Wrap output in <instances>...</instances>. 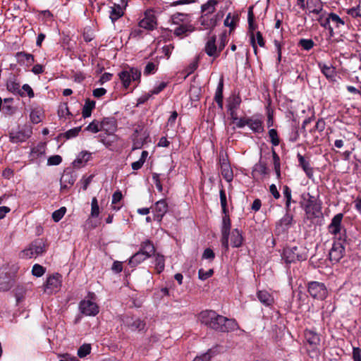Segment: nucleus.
I'll return each mask as SVG.
<instances>
[{
	"label": "nucleus",
	"mask_w": 361,
	"mask_h": 361,
	"mask_svg": "<svg viewBox=\"0 0 361 361\" xmlns=\"http://www.w3.org/2000/svg\"><path fill=\"white\" fill-rule=\"evenodd\" d=\"M307 258V252L305 248L302 247L294 246L293 247H286L283 249L282 259L287 264H290L298 261H305Z\"/></svg>",
	"instance_id": "obj_1"
},
{
	"label": "nucleus",
	"mask_w": 361,
	"mask_h": 361,
	"mask_svg": "<svg viewBox=\"0 0 361 361\" xmlns=\"http://www.w3.org/2000/svg\"><path fill=\"white\" fill-rule=\"evenodd\" d=\"M47 250V243L42 239L33 241L27 248L23 250L20 257L23 259H30L43 255Z\"/></svg>",
	"instance_id": "obj_2"
},
{
	"label": "nucleus",
	"mask_w": 361,
	"mask_h": 361,
	"mask_svg": "<svg viewBox=\"0 0 361 361\" xmlns=\"http://www.w3.org/2000/svg\"><path fill=\"white\" fill-rule=\"evenodd\" d=\"M199 319L202 324L218 331L222 321H225L224 317L217 314L212 310L202 311L199 315Z\"/></svg>",
	"instance_id": "obj_3"
},
{
	"label": "nucleus",
	"mask_w": 361,
	"mask_h": 361,
	"mask_svg": "<svg viewBox=\"0 0 361 361\" xmlns=\"http://www.w3.org/2000/svg\"><path fill=\"white\" fill-rule=\"evenodd\" d=\"M344 237H338V240L334 241L329 251V259L332 263L338 262L345 255Z\"/></svg>",
	"instance_id": "obj_4"
},
{
	"label": "nucleus",
	"mask_w": 361,
	"mask_h": 361,
	"mask_svg": "<svg viewBox=\"0 0 361 361\" xmlns=\"http://www.w3.org/2000/svg\"><path fill=\"white\" fill-rule=\"evenodd\" d=\"M305 338L306 343L310 345L307 350L310 356L319 353L320 336L318 334L312 330L305 331Z\"/></svg>",
	"instance_id": "obj_5"
},
{
	"label": "nucleus",
	"mask_w": 361,
	"mask_h": 361,
	"mask_svg": "<svg viewBox=\"0 0 361 361\" xmlns=\"http://www.w3.org/2000/svg\"><path fill=\"white\" fill-rule=\"evenodd\" d=\"M141 72L137 68H127L119 73V78L125 88H128L132 81L140 80Z\"/></svg>",
	"instance_id": "obj_6"
},
{
	"label": "nucleus",
	"mask_w": 361,
	"mask_h": 361,
	"mask_svg": "<svg viewBox=\"0 0 361 361\" xmlns=\"http://www.w3.org/2000/svg\"><path fill=\"white\" fill-rule=\"evenodd\" d=\"M343 218V214L342 213L336 214L332 218L330 224L328 226L329 232L336 238L339 235V237H344L345 238V230L342 226Z\"/></svg>",
	"instance_id": "obj_7"
},
{
	"label": "nucleus",
	"mask_w": 361,
	"mask_h": 361,
	"mask_svg": "<svg viewBox=\"0 0 361 361\" xmlns=\"http://www.w3.org/2000/svg\"><path fill=\"white\" fill-rule=\"evenodd\" d=\"M32 134V128L28 126H24L22 128L12 130L9 133L10 141L13 143L23 142L29 139Z\"/></svg>",
	"instance_id": "obj_8"
},
{
	"label": "nucleus",
	"mask_w": 361,
	"mask_h": 361,
	"mask_svg": "<svg viewBox=\"0 0 361 361\" xmlns=\"http://www.w3.org/2000/svg\"><path fill=\"white\" fill-rule=\"evenodd\" d=\"M310 295L317 300H324L328 295L327 289L323 283L312 281L308 284Z\"/></svg>",
	"instance_id": "obj_9"
},
{
	"label": "nucleus",
	"mask_w": 361,
	"mask_h": 361,
	"mask_svg": "<svg viewBox=\"0 0 361 361\" xmlns=\"http://www.w3.org/2000/svg\"><path fill=\"white\" fill-rule=\"evenodd\" d=\"M62 277L59 274H54L47 277L44 286V290L48 294L56 293L60 290Z\"/></svg>",
	"instance_id": "obj_10"
},
{
	"label": "nucleus",
	"mask_w": 361,
	"mask_h": 361,
	"mask_svg": "<svg viewBox=\"0 0 361 361\" xmlns=\"http://www.w3.org/2000/svg\"><path fill=\"white\" fill-rule=\"evenodd\" d=\"M307 198L304 197V209L309 218H314L318 216L320 213V207L317 203L315 198L310 195V193L307 194Z\"/></svg>",
	"instance_id": "obj_11"
},
{
	"label": "nucleus",
	"mask_w": 361,
	"mask_h": 361,
	"mask_svg": "<svg viewBox=\"0 0 361 361\" xmlns=\"http://www.w3.org/2000/svg\"><path fill=\"white\" fill-rule=\"evenodd\" d=\"M247 21H248V35L250 37V44L254 49L255 54H257V47L255 43V35L257 32V25L255 23V15L253 13V6H250L247 12Z\"/></svg>",
	"instance_id": "obj_12"
},
{
	"label": "nucleus",
	"mask_w": 361,
	"mask_h": 361,
	"mask_svg": "<svg viewBox=\"0 0 361 361\" xmlns=\"http://www.w3.org/2000/svg\"><path fill=\"white\" fill-rule=\"evenodd\" d=\"M219 164L222 176L227 182L231 183L233 179V172L227 155L224 152L219 154Z\"/></svg>",
	"instance_id": "obj_13"
},
{
	"label": "nucleus",
	"mask_w": 361,
	"mask_h": 361,
	"mask_svg": "<svg viewBox=\"0 0 361 361\" xmlns=\"http://www.w3.org/2000/svg\"><path fill=\"white\" fill-rule=\"evenodd\" d=\"M128 6V0H119L109 7V18L113 23L124 15V11Z\"/></svg>",
	"instance_id": "obj_14"
},
{
	"label": "nucleus",
	"mask_w": 361,
	"mask_h": 361,
	"mask_svg": "<svg viewBox=\"0 0 361 361\" xmlns=\"http://www.w3.org/2000/svg\"><path fill=\"white\" fill-rule=\"evenodd\" d=\"M231 223L229 216L227 214H225L222 219L221 224V245L225 249L226 251L228 250V239H229V233L231 230Z\"/></svg>",
	"instance_id": "obj_15"
},
{
	"label": "nucleus",
	"mask_w": 361,
	"mask_h": 361,
	"mask_svg": "<svg viewBox=\"0 0 361 361\" xmlns=\"http://www.w3.org/2000/svg\"><path fill=\"white\" fill-rule=\"evenodd\" d=\"M76 176L71 171H65L60 179V190L66 192L75 183Z\"/></svg>",
	"instance_id": "obj_16"
},
{
	"label": "nucleus",
	"mask_w": 361,
	"mask_h": 361,
	"mask_svg": "<svg viewBox=\"0 0 361 361\" xmlns=\"http://www.w3.org/2000/svg\"><path fill=\"white\" fill-rule=\"evenodd\" d=\"M122 323L132 331H142L145 327V323L137 317L124 316L121 319Z\"/></svg>",
	"instance_id": "obj_17"
},
{
	"label": "nucleus",
	"mask_w": 361,
	"mask_h": 361,
	"mask_svg": "<svg viewBox=\"0 0 361 361\" xmlns=\"http://www.w3.org/2000/svg\"><path fill=\"white\" fill-rule=\"evenodd\" d=\"M216 37L212 36L206 43L205 52L209 56L214 58L218 56V51L216 46ZM225 47V39L224 37L221 38V44L219 47V52H220Z\"/></svg>",
	"instance_id": "obj_18"
},
{
	"label": "nucleus",
	"mask_w": 361,
	"mask_h": 361,
	"mask_svg": "<svg viewBox=\"0 0 361 361\" xmlns=\"http://www.w3.org/2000/svg\"><path fill=\"white\" fill-rule=\"evenodd\" d=\"M79 310L85 316H95L99 313L97 303L90 300H82L79 304Z\"/></svg>",
	"instance_id": "obj_19"
},
{
	"label": "nucleus",
	"mask_w": 361,
	"mask_h": 361,
	"mask_svg": "<svg viewBox=\"0 0 361 361\" xmlns=\"http://www.w3.org/2000/svg\"><path fill=\"white\" fill-rule=\"evenodd\" d=\"M154 219L160 222L168 212V204L165 199L157 201L152 207Z\"/></svg>",
	"instance_id": "obj_20"
},
{
	"label": "nucleus",
	"mask_w": 361,
	"mask_h": 361,
	"mask_svg": "<svg viewBox=\"0 0 361 361\" xmlns=\"http://www.w3.org/2000/svg\"><path fill=\"white\" fill-rule=\"evenodd\" d=\"M102 131H104L107 135L115 136L114 133L117 130V121L114 117L104 118L101 121Z\"/></svg>",
	"instance_id": "obj_21"
},
{
	"label": "nucleus",
	"mask_w": 361,
	"mask_h": 361,
	"mask_svg": "<svg viewBox=\"0 0 361 361\" xmlns=\"http://www.w3.org/2000/svg\"><path fill=\"white\" fill-rule=\"evenodd\" d=\"M247 126L255 133L264 132L263 120L261 115H253L247 117Z\"/></svg>",
	"instance_id": "obj_22"
},
{
	"label": "nucleus",
	"mask_w": 361,
	"mask_h": 361,
	"mask_svg": "<svg viewBox=\"0 0 361 361\" xmlns=\"http://www.w3.org/2000/svg\"><path fill=\"white\" fill-rule=\"evenodd\" d=\"M318 67L326 78L329 81H336V71L331 63L318 62Z\"/></svg>",
	"instance_id": "obj_23"
},
{
	"label": "nucleus",
	"mask_w": 361,
	"mask_h": 361,
	"mask_svg": "<svg viewBox=\"0 0 361 361\" xmlns=\"http://www.w3.org/2000/svg\"><path fill=\"white\" fill-rule=\"evenodd\" d=\"M156 25L155 17L150 12H146L145 17L139 22V27L146 30H153Z\"/></svg>",
	"instance_id": "obj_24"
},
{
	"label": "nucleus",
	"mask_w": 361,
	"mask_h": 361,
	"mask_svg": "<svg viewBox=\"0 0 361 361\" xmlns=\"http://www.w3.org/2000/svg\"><path fill=\"white\" fill-rule=\"evenodd\" d=\"M217 16L202 15L200 23L202 30H212L216 25Z\"/></svg>",
	"instance_id": "obj_25"
},
{
	"label": "nucleus",
	"mask_w": 361,
	"mask_h": 361,
	"mask_svg": "<svg viewBox=\"0 0 361 361\" xmlns=\"http://www.w3.org/2000/svg\"><path fill=\"white\" fill-rule=\"evenodd\" d=\"M297 157L298 159L299 166L302 169L306 176L308 178H312L313 177L314 171L310 166V160L306 159L300 153L297 154Z\"/></svg>",
	"instance_id": "obj_26"
},
{
	"label": "nucleus",
	"mask_w": 361,
	"mask_h": 361,
	"mask_svg": "<svg viewBox=\"0 0 361 361\" xmlns=\"http://www.w3.org/2000/svg\"><path fill=\"white\" fill-rule=\"evenodd\" d=\"M309 13L319 15L323 11V4L321 0H307L305 4Z\"/></svg>",
	"instance_id": "obj_27"
},
{
	"label": "nucleus",
	"mask_w": 361,
	"mask_h": 361,
	"mask_svg": "<svg viewBox=\"0 0 361 361\" xmlns=\"http://www.w3.org/2000/svg\"><path fill=\"white\" fill-rule=\"evenodd\" d=\"M329 20H331V23L333 24V27H335V29L339 30L345 25L348 18H341L336 13L331 12L329 13Z\"/></svg>",
	"instance_id": "obj_28"
},
{
	"label": "nucleus",
	"mask_w": 361,
	"mask_h": 361,
	"mask_svg": "<svg viewBox=\"0 0 361 361\" xmlns=\"http://www.w3.org/2000/svg\"><path fill=\"white\" fill-rule=\"evenodd\" d=\"M257 296L260 302L267 307L271 306L274 302L272 295L265 290L257 291Z\"/></svg>",
	"instance_id": "obj_29"
},
{
	"label": "nucleus",
	"mask_w": 361,
	"mask_h": 361,
	"mask_svg": "<svg viewBox=\"0 0 361 361\" xmlns=\"http://www.w3.org/2000/svg\"><path fill=\"white\" fill-rule=\"evenodd\" d=\"M92 153L88 151H82L78 155L77 158L73 161L75 167H81L85 166L87 162L91 159Z\"/></svg>",
	"instance_id": "obj_30"
},
{
	"label": "nucleus",
	"mask_w": 361,
	"mask_h": 361,
	"mask_svg": "<svg viewBox=\"0 0 361 361\" xmlns=\"http://www.w3.org/2000/svg\"><path fill=\"white\" fill-rule=\"evenodd\" d=\"M225 321H222V323L220 324L219 331L223 332H228L232 331L238 328V323L235 319H229L226 317H224Z\"/></svg>",
	"instance_id": "obj_31"
},
{
	"label": "nucleus",
	"mask_w": 361,
	"mask_h": 361,
	"mask_svg": "<svg viewBox=\"0 0 361 361\" xmlns=\"http://www.w3.org/2000/svg\"><path fill=\"white\" fill-rule=\"evenodd\" d=\"M142 130V128L138 126L133 134V149H140L142 147L146 137L145 135L140 136V133Z\"/></svg>",
	"instance_id": "obj_32"
},
{
	"label": "nucleus",
	"mask_w": 361,
	"mask_h": 361,
	"mask_svg": "<svg viewBox=\"0 0 361 361\" xmlns=\"http://www.w3.org/2000/svg\"><path fill=\"white\" fill-rule=\"evenodd\" d=\"M16 57L18 59V63H25L27 66H31L35 62L34 56L29 53L23 51L18 52L16 54Z\"/></svg>",
	"instance_id": "obj_33"
},
{
	"label": "nucleus",
	"mask_w": 361,
	"mask_h": 361,
	"mask_svg": "<svg viewBox=\"0 0 361 361\" xmlns=\"http://www.w3.org/2000/svg\"><path fill=\"white\" fill-rule=\"evenodd\" d=\"M45 148V145L44 143H39L37 146L31 148L30 153V159L33 161L44 155Z\"/></svg>",
	"instance_id": "obj_34"
},
{
	"label": "nucleus",
	"mask_w": 361,
	"mask_h": 361,
	"mask_svg": "<svg viewBox=\"0 0 361 361\" xmlns=\"http://www.w3.org/2000/svg\"><path fill=\"white\" fill-rule=\"evenodd\" d=\"M140 251L145 254V255L149 258L155 252L154 244L149 240L142 243Z\"/></svg>",
	"instance_id": "obj_35"
},
{
	"label": "nucleus",
	"mask_w": 361,
	"mask_h": 361,
	"mask_svg": "<svg viewBox=\"0 0 361 361\" xmlns=\"http://www.w3.org/2000/svg\"><path fill=\"white\" fill-rule=\"evenodd\" d=\"M243 238L238 229H234L231 232V243L234 247H239L243 243Z\"/></svg>",
	"instance_id": "obj_36"
},
{
	"label": "nucleus",
	"mask_w": 361,
	"mask_h": 361,
	"mask_svg": "<svg viewBox=\"0 0 361 361\" xmlns=\"http://www.w3.org/2000/svg\"><path fill=\"white\" fill-rule=\"evenodd\" d=\"M95 104L96 102L93 100H90V99L85 100L82 110V115L83 118H86L91 116L92 111L95 108Z\"/></svg>",
	"instance_id": "obj_37"
},
{
	"label": "nucleus",
	"mask_w": 361,
	"mask_h": 361,
	"mask_svg": "<svg viewBox=\"0 0 361 361\" xmlns=\"http://www.w3.org/2000/svg\"><path fill=\"white\" fill-rule=\"evenodd\" d=\"M223 88L224 82L223 79H221L216 87L214 96V99L221 109H223Z\"/></svg>",
	"instance_id": "obj_38"
},
{
	"label": "nucleus",
	"mask_w": 361,
	"mask_h": 361,
	"mask_svg": "<svg viewBox=\"0 0 361 361\" xmlns=\"http://www.w3.org/2000/svg\"><path fill=\"white\" fill-rule=\"evenodd\" d=\"M217 3L216 0H208L206 4L202 5V15L211 16L214 12Z\"/></svg>",
	"instance_id": "obj_39"
},
{
	"label": "nucleus",
	"mask_w": 361,
	"mask_h": 361,
	"mask_svg": "<svg viewBox=\"0 0 361 361\" xmlns=\"http://www.w3.org/2000/svg\"><path fill=\"white\" fill-rule=\"evenodd\" d=\"M148 258L145 255V254H143L139 250L129 259L128 264L131 267H135L142 263V262H144L145 260H146Z\"/></svg>",
	"instance_id": "obj_40"
},
{
	"label": "nucleus",
	"mask_w": 361,
	"mask_h": 361,
	"mask_svg": "<svg viewBox=\"0 0 361 361\" xmlns=\"http://www.w3.org/2000/svg\"><path fill=\"white\" fill-rule=\"evenodd\" d=\"M194 30V27L191 25L182 24L174 30V34L176 36H182L190 33Z\"/></svg>",
	"instance_id": "obj_41"
},
{
	"label": "nucleus",
	"mask_w": 361,
	"mask_h": 361,
	"mask_svg": "<svg viewBox=\"0 0 361 361\" xmlns=\"http://www.w3.org/2000/svg\"><path fill=\"white\" fill-rule=\"evenodd\" d=\"M293 221V216L289 214H286L277 224L278 226L281 227L283 231H285L289 228Z\"/></svg>",
	"instance_id": "obj_42"
},
{
	"label": "nucleus",
	"mask_w": 361,
	"mask_h": 361,
	"mask_svg": "<svg viewBox=\"0 0 361 361\" xmlns=\"http://www.w3.org/2000/svg\"><path fill=\"white\" fill-rule=\"evenodd\" d=\"M154 267L157 273H161L165 267L164 257L161 255L157 254L154 257Z\"/></svg>",
	"instance_id": "obj_43"
},
{
	"label": "nucleus",
	"mask_w": 361,
	"mask_h": 361,
	"mask_svg": "<svg viewBox=\"0 0 361 361\" xmlns=\"http://www.w3.org/2000/svg\"><path fill=\"white\" fill-rule=\"evenodd\" d=\"M148 152L147 151H142L140 159L137 161H134L132 163V169L135 171L140 169L142 167L143 164H145Z\"/></svg>",
	"instance_id": "obj_44"
},
{
	"label": "nucleus",
	"mask_w": 361,
	"mask_h": 361,
	"mask_svg": "<svg viewBox=\"0 0 361 361\" xmlns=\"http://www.w3.org/2000/svg\"><path fill=\"white\" fill-rule=\"evenodd\" d=\"M298 45L303 50L310 51L314 46V42L312 39H300L298 43Z\"/></svg>",
	"instance_id": "obj_45"
},
{
	"label": "nucleus",
	"mask_w": 361,
	"mask_h": 361,
	"mask_svg": "<svg viewBox=\"0 0 361 361\" xmlns=\"http://www.w3.org/2000/svg\"><path fill=\"white\" fill-rule=\"evenodd\" d=\"M85 130L92 133H97L102 131L101 121L98 120L92 121L86 128Z\"/></svg>",
	"instance_id": "obj_46"
},
{
	"label": "nucleus",
	"mask_w": 361,
	"mask_h": 361,
	"mask_svg": "<svg viewBox=\"0 0 361 361\" xmlns=\"http://www.w3.org/2000/svg\"><path fill=\"white\" fill-rule=\"evenodd\" d=\"M123 198L122 192L120 190H116L112 195V209L115 211H118L121 209L120 206L116 204L119 202Z\"/></svg>",
	"instance_id": "obj_47"
},
{
	"label": "nucleus",
	"mask_w": 361,
	"mask_h": 361,
	"mask_svg": "<svg viewBox=\"0 0 361 361\" xmlns=\"http://www.w3.org/2000/svg\"><path fill=\"white\" fill-rule=\"evenodd\" d=\"M214 355L215 350L214 349H209L206 353L195 357L193 361H210L211 358Z\"/></svg>",
	"instance_id": "obj_48"
},
{
	"label": "nucleus",
	"mask_w": 361,
	"mask_h": 361,
	"mask_svg": "<svg viewBox=\"0 0 361 361\" xmlns=\"http://www.w3.org/2000/svg\"><path fill=\"white\" fill-rule=\"evenodd\" d=\"M42 112L40 109H33L30 114V118L33 123H39L42 121Z\"/></svg>",
	"instance_id": "obj_49"
},
{
	"label": "nucleus",
	"mask_w": 361,
	"mask_h": 361,
	"mask_svg": "<svg viewBox=\"0 0 361 361\" xmlns=\"http://www.w3.org/2000/svg\"><path fill=\"white\" fill-rule=\"evenodd\" d=\"M158 63L148 62L144 69V75L154 74L158 69Z\"/></svg>",
	"instance_id": "obj_50"
},
{
	"label": "nucleus",
	"mask_w": 361,
	"mask_h": 361,
	"mask_svg": "<svg viewBox=\"0 0 361 361\" xmlns=\"http://www.w3.org/2000/svg\"><path fill=\"white\" fill-rule=\"evenodd\" d=\"M81 130V127H75L66 131V133L61 134V137H64L66 139H71L78 136Z\"/></svg>",
	"instance_id": "obj_51"
},
{
	"label": "nucleus",
	"mask_w": 361,
	"mask_h": 361,
	"mask_svg": "<svg viewBox=\"0 0 361 361\" xmlns=\"http://www.w3.org/2000/svg\"><path fill=\"white\" fill-rule=\"evenodd\" d=\"M45 271V268L39 264H34L32 269V274L34 276L36 277L42 276L44 274Z\"/></svg>",
	"instance_id": "obj_52"
},
{
	"label": "nucleus",
	"mask_w": 361,
	"mask_h": 361,
	"mask_svg": "<svg viewBox=\"0 0 361 361\" xmlns=\"http://www.w3.org/2000/svg\"><path fill=\"white\" fill-rule=\"evenodd\" d=\"M91 352V345L90 344H83L78 350V355L80 357H85Z\"/></svg>",
	"instance_id": "obj_53"
},
{
	"label": "nucleus",
	"mask_w": 361,
	"mask_h": 361,
	"mask_svg": "<svg viewBox=\"0 0 361 361\" xmlns=\"http://www.w3.org/2000/svg\"><path fill=\"white\" fill-rule=\"evenodd\" d=\"M99 214V207L97 199L94 197L91 202V216L92 217H97Z\"/></svg>",
	"instance_id": "obj_54"
},
{
	"label": "nucleus",
	"mask_w": 361,
	"mask_h": 361,
	"mask_svg": "<svg viewBox=\"0 0 361 361\" xmlns=\"http://www.w3.org/2000/svg\"><path fill=\"white\" fill-rule=\"evenodd\" d=\"M269 137L273 146H278L279 145V138L276 130L270 129L269 130Z\"/></svg>",
	"instance_id": "obj_55"
},
{
	"label": "nucleus",
	"mask_w": 361,
	"mask_h": 361,
	"mask_svg": "<svg viewBox=\"0 0 361 361\" xmlns=\"http://www.w3.org/2000/svg\"><path fill=\"white\" fill-rule=\"evenodd\" d=\"M240 102H241V99L239 97H233L228 101V109L231 111L237 109L239 107Z\"/></svg>",
	"instance_id": "obj_56"
},
{
	"label": "nucleus",
	"mask_w": 361,
	"mask_h": 361,
	"mask_svg": "<svg viewBox=\"0 0 361 361\" xmlns=\"http://www.w3.org/2000/svg\"><path fill=\"white\" fill-rule=\"evenodd\" d=\"M66 209L61 207L59 209L54 211L52 214V219L55 222L59 221L65 215Z\"/></svg>",
	"instance_id": "obj_57"
},
{
	"label": "nucleus",
	"mask_w": 361,
	"mask_h": 361,
	"mask_svg": "<svg viewBox=\"0 0 361 361\" xmlns=\"http://www.w3.org/2000/svg\"><path fill=\"white\" fill-rule=\"evenodd\" d=\"M247 117L248 116L238 118L236 116H235V117L233 116L232 118L233 120V123L235 124L236 127L238 128H243L245 126H247Z\"/></svg>",
	"instance_id": "obj_58"
},
{
	"label": "nucleus",
	"mask_w": 361,
	"mask_h": 361,
	"mask_svg": "<svg viewBox=\"0 0 361 361\" xmlns=\"http://www.w3.org/2000/svg\"><path fill=\"white\" fill-rule=\"evenodd\" d=\"M346 13L354 18H361V11L360 8V6L348 8L346 10Z\"/></svg>",
	"instance_id": "obj_59"
},
{
	"label": "nucleus",
	"mask_w": 361,
	"mask_h": 361,
	"mask_svg": "<svg viewBox=\"0 0 361 361\" xmlns=\"http://www.w3.org/2000/svg\"><path fill=\"white\" fill-rule=\"evenodd\" d=\"M254 171L264 176L267 174L268 169L265 164L259 163L255 165Z\"/></svg>",
	"instance_id": "obj_60"
},
{
	"label": "nucleus",
	"mask_w": 361,
	"mask_h": 361,
	"mask_svg": "<svg viewBox=\"0 0 361 361\" xmlns=\"http://www.w3.org/2000/svg\"><path fill=\"white\" fill-rule=\"evenodd\" d=\"M214 273L213 269H209L207 271H204L203 269H200L198 271L199 279L202 281H204L212 276Z\"/></svg>",
	"instance_id": "obj_61"
},
{
	"label": "nucleus",
	"mask_w": 361,
	"mask_h": 361,
	"mask_svg": "<svg viewBox=\"0 0 361 361\" xmlns=\"http://www.w3.org/2000/svg\"><path fill=\"white\" fill-rule=\"evenodd\" d=\"M167 86V82H161L159 84L156 85L154 88L149 91L150 94H152V96L153 94H158L159 92H161Z\"/></svg>",
	"instance_id": "obj_62"
},
{
	"label": "nucleus",
	"mask_w": 361,
	"mask_h": 361,
	"mask_svg": "<svg viewBox=\"0 0 361 361\" xmlns=\"http://www.w3.org/2000/svg\"><path fill=\"white\" fill-rule=\"evenodd\" d=\"M62 161V158L60 155L51 156L47 160V164L50 166H57Z\"/></svg>",
	"instance_id": "obj_63"
},
{
	"label": "nucleus",
	"mask_w": 361,
	"mask_h": 361,
	"mask_svg": "<svg viewBox=\"0 0 361 361\" xmlns=\"http://www.w3.org/2000/svg\"><path fill=\"white\" fill-rule=\"evenodd\" d=\"M353 361H361V349L360 348L353 347Z\"/></svg>",
	"instance_id": "obj_64"
}]
</instances>
